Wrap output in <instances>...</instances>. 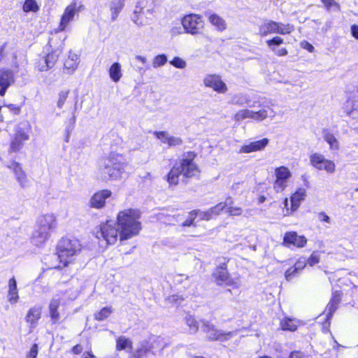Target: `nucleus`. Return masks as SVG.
Listing matches in <instances>:
<instances>
[{"label":"nucleus","instance_id":"nucleus-1","mask_svg":"<svg viewBox=\"0 0 358 358\" xmlns=\"http://www.w3.org/2000/svg\"><path fill=\"white\" fill-rule=\"evenodd\" d=\"M126 164V160L122 155L110 153L99 159L96 178L103 182L117 180L121 177Z\"/></svg>","mask_w":358,"mask_h":358},{"label":"nucleus","instance_id":"nucleus-2","mask_svg":"<svg viewBox=\"0 0 358 358\" xmlns=\"http://www.w3.org/2000/svg\"><path fill=\"white\" fill-rule=\"evenodd\" d=\"M140 217V211L133 208L124 210L117 214V223L121 241L130 239L139 234L141 230Z\"/></svg>","mask_w":358,"mask_h":358},{"label":"nucleus","instance_id":"nucleus-3","mask_svg":"<svg viewBox=\"0 0 358 358\" xmlns=\"http://www.w3.org/2000/svg\"><path fill=\"white\" fill-rule=\"evenodd\" d=\"M274 106L271 99L265 97L260 98L254 101L250 108H259V110L243 109L238 111L234 115L236 121H242L245 119H252L257 122H262L266 118L273 119L276 112L273 108Z\"/></svg>","mask_w":358,"mask_h":358},{"label":"nucleus","instance_id":"nucleus-4","mask_svg":"<svg viewBox=\"0 0 358 358\" xmlns=\"http://www.w3.org/2000/svg\"><path fill=\"white\" fill-rule=\"evenodd\" d=\"M195 157L196 154L192 152L184 154L180 164L175 165L167 175V181L170 185H176L182 174L185 178H192L199 174V167L194 162Z\"/></svg>","mask_w":358,"mask_h":358},{"label":"nucleus","instance_id":"nucleus-5","mask_svg":"<svg viewBox=\"0 0 358 358\" xmlns=\"http://www.w3.org/2000/svg\"><path fill=\"white\" fill-rule=\"evenodd\" d=\"M81 251V244L78 239L62 238L57 245V258L66 266Z\"/></svg>","mask_w":358,"mask_h":358},{"label":"nucleus","instance_id":"nucleus-6","mask_svg":"<svg viewBox=\"0 0 358 358\" xmlns=\"http://www.w3.org/2000/svg\"><path fill=\"white\" fill-rule=\"evenodd\" d=\"M94 234L100 241H104L106 245H112L116 243L120 230L115 227L113 221H107L96 227Z\"/></svg>","mask_w":358,"mask_h":358},{"label":"nucleus","instance_id":"nucleus-7","mask_svg":"<svg viewBox=\"0 0 358 358\" xmlns=\"http://www.w3.org/2000/svg\"><path fill=\"white\" fill-rule=\"evenodd\" d=\"M155 0H137L134 10L132 20L138 26H143L144 23L141 20V15H145L147 18L153 16L155 13Z\"/></svg>","mask_w":358,"mask_h":358},{"label":"nucleus","instance_id":"nucleus-8","mask_svg":"<svg viewBox=\"0 0 358 358\" xmlns=\"http://www.w3.org/2000/svg\"><path fill=\"white\" fill-rule=\"evenodd\" d=\"M201 330L206 334L210 341H227L237 335L238 331L224 332L217 329L215 326L206 320L201 321Z\"/></svg>","mask_w":358,"mask_h":358},{"label":"nucleus","instance_id":"nucleus-9","mask_svg":"<svg viewBox=\"0 0 358 358\" xmlns=\"http://www.w3.org/2000/svg\"><path fill=\"white\" fill-rule=\"evenodd\" d=\"M294 27L291 24H284L272 20L264 21L259 27V34L262 36L270 34H287L294 31Z\"/></svg>","mask_w":358,"mask_h":358},{"label":"nucleus","instance_id":"nucleus-10","mask_svg":"<svg viewBox=\"0 0 358 358\" xmlns=\"http://www.w3.org/2000/svg\"><path fill=\"white\" fill-rule=\"evenodd\" d=\"M215 281L218 285H224L226 286L238 288L241 286V280L239 278H231L227 269L226 263H222L217 266L213 273Z\"/></svg>","mask_w":358,"mask_h":358},{"label":"nucleus","instance_id":"nucleus-11","mask_svg":"<svg viewBox=\"0 0 358 358\" xmlns=\"http://www.w3.org/2000/svg\"><path fill=\"white\" fill-rule=\"evenodd\" d=\"M181 22L185 31L192 35L199 34L204 25L202 17L194 13L185 15Z\"/></svg>","mask_w":358,"mask_h":358},{"label":"nucleus","instance_id":"nucleus-12","mask_svg":"<svg viewBox=\"0 0 358 358\" xmlns=\"http://www.w3.org/2000/svg\"><path fill=\"white\" fill-rule=\"evenodd\" d=\"M310 164L320 171H325L328 173H333L336 169L335 163L326 159L322 155L314 153L310 156Z\"/></svg>","mask_w":358,"mask_h":358},{"label":"nucleus","instance_id":"nucleus-13","mask_svg":"<svg viewBox=\"0 0 358 358\" xmlns=\"http://www.w3.org/2000/svg\"><path fill=\"white\" fill-rule=\"evenodd\" d=\"M80 8L81 6H78L76 2H73L66 7L61 17L59 31H62L66 29L68 24L73 20L75 15L80 11Z\"/></svg>","mask_w":358,"mask_h":358},{"label":"nucleus","instance_id":"nucleus-14","mask_svg":"<svg viewBox=\"0 0 358 358\" xmlns=\"http://www.w3.org/2000/svg\"><path fill=\"white\" fill-rule=\"evenodd\" d=\"M36 226L51 234L57 228V217L53 213L43 215L38 218Z\"/></svg>","mask_w":358,"mask_h":358},{"label":"nucleus","instance_id":"nucleus-15","mask_svg":"<svg viewBox=\"0 0 358 358\" xmlns=\"http://www.w3.org/2000/svg\"><path fill=\"white\" fill-rule=\"evenodd\" d=\"M61 306H62L61 299L57 296L53 297L49 304V315L52 324L57 323L64 315L63 308L59 309Z\"/></svg>","mask_w":358,"mask_h":358},{"label":"nucleus","instance_id":"nucleus-16","mask_svg":"<svg viewBox=\"0 0 358 358\" xmlns=\"http://www.w3.org/2000/svg\"><path fill=\"white\" fill-rule=\"evenodd\" d=\"M204 85L208 87L213 88L219 93H224L227 91L226 84L217 75H208L203 79Z\"/></svg>","mask_w":358,"mask_h":358},{"label":"nucleus","instance_id":"nucleus-17","mask_svg":"<svg viewBox=\"0 0 358 358\" xmlns=\"http://www.w3.org/2000/svg\"><path fill=\"white\" fill-rule=\"evenodd\" d=\"M13 71L7 69H0V95L4 96L8 88L14 83Z\"/></svg>","mask_w":358,"mask_h":358},{"label":"nucleus","instance_id":"nucleus-18","mask_svg":"<svg viewBox=\"0 0 358 358\" xmlns=\"http://www.w3.org/2000/svg\"><path fill=\"white\" fill-rule=\"evenodd\" d=\"M112 192L109 189H102L96 192L93 194L90 201L92 208L100 209L104 207L106 199L110 197Z\"/></svg>","mask_w":358,"mask_h":358},{"label":"nucleus","instance_id":"nucleus-19","mask_svg":"<svg viewBox=\"0 0 358 358\" xmlns=\"http://www.w3.org/2000/svg\"><path fill=\"white\" fill-rule=\"evenodd\" d=\"M306 243V238L303 236H299L295 231L287 232L283 238V245L287 247L293 245L297 248H303Z\"/></svg>","mask_w":358,"mask_h":358},{"label":"nucleus","instance_id":"nucleus-20","mask_svg":"<svg viewBox=\"0 0 358 358\" xmlns=\"http://www.w3.org/2000/svg\"><path fill=\"white\" fill-rule=\"evenodd\" d=\"M269 140L267 138H264L258 141L250 142L241 147L238 153H250L263 150L268 144Z\"/></svg>","mask_w":358,"mask_h":358},{"label":"nucleus","instance_id":"nucleus-21","mask_svg":"<svg viewBox=\"0 0 358 358\" xmlns=\"http://www.w3.org/2000/svg\"><path fill=\"white\" fill-rule=\"evenodd\" d=\"M347 115L358 120V93L350 94L345 104Z\"/></svg>","mask_w":358,"mask_h":358},{"label":"nucleus","instance_id":"nucleus-22","mask_svg":"<svg viewBox=\"0 0 358 358\" xmlns=\"http://www.w3.org/2000/svg\"><path fill=\"white\" fill-rule=\"evenodd\" d=\"M154 135L164 143H167L169 146H178L182 143V140L180 137L171 136L167 131H155Z\"/></svg>","mask_w":358,"mask_h":358},{"label":"nucleus","instance_id":"nucleus-23","mask_svg":"<svg viewBox=\"0 0 358 358\" xmlns=\"http://www.w3.org/2000/svg\"><path fill=\"white\" fill-rule=\"evenodd\" d=\"M62 52L61 50H56L48 53L46 57L43 59L44 64H39L38 69L41 71H45L52 68L58 59L59 54Z\"/></svg>","mask_w":358,"mask_h":358},{"label":"nucleus","instance_id":"nucleus-24","mask_svg":"<svg viewBox=\"0 0 358 358\" xmlns=\"http://www.w3.org/2000/svg\"><path fill=\"white\" fill-rule=\"evenodd\" d=\"M7 299L10 304H15L18 302V289L15 277H12L8 280Z\"/></svg>","mask_w":358,"mask_h":358},{"label":"nucleus","instance_id":"nucleus-25","mask_svg":"<svg viewBox=\"0 0 358 358\" xmlns=\"http://www.w3.org/2000/svg\"><path fill=\"white\" fill-rule=\"evenodd\" d=\"M50 236V232L43 230L36 226V228L32 234L31 243L34 245L40 247L48 240Z\"/></svg>","mask_w":358,"mask_h":358},{"label":"nucleus","instance_id":"nucleus-26","mask_svg":"<svg viewBox=\"0 0 358 358\" xmlns=\"http://www.w3.org/2000/svg\"><path fill=\"white\" fill-rule=\"evenodd\" d=\"M9 168L13 170L15 178L20 183V186L24 187L28 182L27 175L22 170L21 165L17 162H12Z\"/></svg>","mask_w":358,"mask_h":358},{"label":"nucleus","instance_id":"nucleus-27","mask_svg":"<svg viewBox=\"0 0 358 358\" xmlns=\"http://www.w3.org/2000/svg\"><path fill=\"white\" fill-rule=\"evenodd\" d=\"M152 355H156L166 347V342L160 336H153L147 340Z\"/></svg>","mask_w":358,"mask_h":358},{"label":"nucleus","instance_id":"nucleus-28","mask_svg":"<svg viewBox=\"0 0 358 358\" xmlns=\"http://www.w3.org/2000/svg\"><path fill=\"white\" fill-rule=\"evenodd\" d=\"M29 139V135L22 130H19L15 134L10 143V149L13 152H17L22 146L24 141Z\"/></svg>","mask_w":358,"mask_h":358},{"label":"nucleus","instance_id":"nucleus-29","mask_svg":"<svg viewBox=\"0 0 358 358\" xmlns=\"http://www.w3.org/2000/svg\"><path fill=\"white\" fill-rule=\"evenodd\" d=\"M306 196V189L304 188L298 189L291 196V212L296 211L300 206L302 201Z\"/></svg>","mask_w":358,"mask_h":358},{"label":"nucleus","instance_id":"nucleus-30","mask_svg":"<svg viewBox=\"0 0 358 358\" xmlns=\"http://www.w3.org/2000/svg\"><path fill=\"white\" fill-rule=\"evenodd\" d=\"M41 307L36 306L30 308L25 317L27 322L30 323L31 327H35L37 321L41 318Z\"/></svg>","mask_w":358,"mask_h":358},{"label":"nucleus","instance_id":"nucleus-31","mask_svg":"<svg viewBox=\"0 0 358 358\" xmlns=\"http://www.w3.org/2000/svg\"><path fill=\"white\" fill-rule=\"evenodd\" d=\"M125 0H111L108 3V6L111 12L112 21L116 20L119 13L124 6Z\"/></svg>","mask_w":358,"mask_h":358},{"label":"nucleus","instance_id":"nucleus-32","mask_svg":"<svg viewBox=\"0 0 358 358\" xmlns=\"http://www.w3.org/2000/svg\"><path fill=\"white\" fill-rule=\"evenodd\" d=\"M232 203V201L230 198L226 199L224 202H220L215 206L208 210L210 220L215 218L227 208L229 205Z\"/></svg>","mask_w":358,"mask_h":358},{"label":"nucleus","instance_id":"nucleus-33","mask_svg":"<svg viewBox=\"0 0 358 358\" xmlns=\"http://www.w3.org/2000/svg\"><path fill=\"white\" fill-rule=\"evenodd\" d=\"M79 63L78 55L71 52L67 59L64 62V68L68 71V73H72L78 67Z\"/></svg>","mask_w":358,"mask_h":358},{"label":"nucleus","instance_id":"nucleus-34","mask_svg":"<svg viewBox=\"0 0 358 358\" xmlns=\"http://www.w3.org/2000/svg\"><path fill=\"white\" fill-rule=\"evenodd\" d=\"M110 78L114 82L117 83L122 77V66L119 62H114L108 70Z\"/></svg>","mask_w":358,"mask_h":358},{"label":"nucleus","instance_id":"nucleus-35","mask_svg":"<svg viewBox=\"0 0 358 358\" xmlns=\"http://www.w3.org/2000/svg\"><path fill=\"white\" fill-rule=\"evenodd\" d=\"M151 353L150 346L147 340L143 341L139 343L136 350L132 354L131 358H143Z\"/></svg>","mask_w":358,"mask_h":358},{"label":"nucleus","instance_id":"nucleus-36","mask_svg":"<svg viewBox=\"0 0 358 358\" xmlns=\"http://www.w3.org/2000/svg\"><path fill=\"white\" fill-rule=\"evenodd\" d=\"M341 301L338 294H334L330 302L327 304L324 312L327 313V318L329 320L337 309V306Z\"/></svg>","mask_w":358,"mask_h":358},{"label":"nucleus","instance_id":"nucleus-37","mask_svg":"<svg viewBox=\"0 0 358 358\" xmlns=\"http://www.w3.org/2000/svg\"><path fill=\"white\" fill-rule=\"evenodd\" d=\"M209 22L215 26L219 30L223 31L226 29L225 21L217 14H210L208 16Z\"/></svg>","mask_w":358,"mask_h":358},{"label":"nucleus","instance_id":"nucleus-38","mask_svg":"<svg viewBox=\"0 0 358 358\" xmlns=\"http://www.w3.org/2000/svg\"><path fill=\"white\" fill-rule=\"evenodd\" d=\"M127 348H132V341L131 339L126 338L124 336L118 337L116 340L117 350H126Z\"/></svg>","mask_w":358,"mask_h":358},{"label":"nucleus","instance_id":"nucleus-39","mask_svg":"<svg viewBox=\"0 0 358 358\" xmlns=\"http://www.w3.org/2000/svg\"><path fill=\"white\" fill-rule=\"evenodd\" d=\"M280 326L282 330L294 331L297 329L296 321L294 319L285 317L280 322Z\"/></svg>","mask_w":358,"mask_h":358},{"label":"nucleus","instance_id":"nucleus-40","mask_svg":"<svg viewBox=\"0 0 358 358\" xmlns=\"http://www.w3.org/2000/svg\"><path fill=\"white\" fill-rule=\"evenodd\" d=\"M324 138L328 143L331 149L337 150L339 148V143L337 138L334 136L333 134L328 131V130H324Z\"/></svg>","mask_w":358,"mask_h":358},{"label":"nucleus","instance_id":"nucleus-41","mask_svg":"<svg viewBox=\"0 0 358 358\" xmlns=\"http://www.w3.org/2000/svg\"><path fill=\"white\" fill-rule=\"evenodd\" d=\"M276 178L283 180L287 182V179L291 177L289 170L285 166L277 168L275 171Z\"/></svg>","mask_w":358,"mask_h":358},{"label":"nucleus","instance_id":"nucleus-42","mask_svg":"<svg viewBox=\"0 0 358 358\" xmlns=\"http://www.w3.org/2000/svg\"><path fill=\"white\" fill-rule=\"evenodd\" d=\"M250 99L248 96L243 94H238L234 95L231 101V103L234 105H238V106H244L249 104Z\"/></svg>","mask_w":358,"mask_h":358},{"label":"nucleus","instance_id":"nucleus-43","mask_svg":"<svg viewBox=\"0 0 358 358\" xmlns=\"http://www.w3.org/2000/svg\"><path fill=\"white\" fill-rule=\"evenodd\" d=\"M22 8L25 13H36L38 11L39 6L36 0H25Z\"/></svg>","mask_w":358,"mask_h":358},{"label":"nucleus","instance_id":"nucleus-44","mask_svg":"<svg viewBox=\"0 0 358 358\" xmlns=\"http://www.w3.org/2000/svg\"><path fill=\"white\" fill-rule=\"evenodd\" d=\"M113 310L110 307H104L99 312L94 315V317L98 321H103L112 313Z\"/></svg>","mask_w":358,"mask_h":358},{"label":"nucleus","instance_id":"nucleus-45","mask_svg":"<svg viewBox=\"0 0 358 358\" xmlns=\"http://www.w3.org/2000/svg\"><path fill=\"white\" fill-rule=\"evenodd\" d=\"M187 325L189 327V330L192 334L196 333L199 329L198 322L191 315H187L185 317Z\"/></svg>","mask_w":358,"mask_h":358},{"label":"nucleus","instance_id":"nucleus-46","mask_svg":"<svg viewBox=\"0 0 358 358\" xmlns=\"http://www.w3.org/2000/svg\"><path fill=\"white\" fill-rule=\"evenodd\" d=\"M70 93L69 90L60 91L58 94V100L57 102V106L59 108H62L65 101H66L69 94Z\"/></svg>","mask_w":358,"mask_h":358},{"label":"nucleus","instance_id":"nucleus-47","mask_svg":"<svg viewBox=\"0 0 358 358\" xmlns=\"http://www.w3.org/2000/svg\"><path fill=\"white\" fill-rule=\"evenodd\" d=\"M167 62V57L165 55H159L153 59L152 66L154 68H158L164 66Z\"/></svg>","mask_w":358,"mask_h":358},{"label":"nucleus","instance_id":"nucleus-48","mask_svg":"<svg viewBox=\"0 0 358 358\" xmlns=\"http://www.w3.org/2000/svg\"><path fill=\"white\" fill-rule=\"evenodd\" d=\"M76 120V116L73 113L72 116L66 122V131L69 135L70 133L73 130Z\"/></svg>","mask_w":358,"mask_h":358},{"label":"nucleus","instance_id":"nucleus-49","mask_svg":"<svg viewBox=\"0 0 358 358\" xmlns=\"http://www.w3.org/2000/svg\"><path fill=\"white\" fill-rule=\"evenodd\" d=\"M170 64L178 69H185L187 66L186 62L179 57H173Z\"/></svg>","mask_w":358,"mask_h":358},{"label":"nucleus","instance_id":"nucleus-50","mask_svg":"<svg viewBox=\"0 0 358 358\" xmlns=\"http://www.w3.org/2000/svg\"><path fill=\"white\" fill-rule=\"evenodd\" d=\"M196 217L194 210H192L191 212L189 213L187 219L182 222V227H190V226L196 227V224H194V220H196Z\"/></svg>","mask_w":358,"mask_h":358},{"label":"nucleus","instance_id":"nucleus-51","mask_svg":"<svg viewBox=\"0 0 358 358\" xmlns=\"http://www.w3.org/2000/svg\"><path fill=\"white\" fill-rule=\"evenodd\" d=\"M287 182L283 180H280L276 178L274 185L273 188L277 192H280L283 191L285 187H287Z\"/></svg>","mask_w":358,"mask_h":358},{"label":"nucleus","instance_id":"nucleus-52","mask_svg":"<svg viewBox=\"0 0 358 358\" xmlns=\"http://www.w3.org/2000/svg\"><path fill=\"white\" fill-rule=\"evenodd\" d=\"M320 259V252L315 251L312 253L310 257L307 259L308 264L313 266L315 264L319 263Z\"/></svg>","mask_w":358,"mask_h":358},{"label":"nucleus","instance_id":"nucleus-53","mask_svg":"<svg viewBox=\"0 0 358 358\" xmlns=\"http://www.w3.org/2000/svg\"><path fill=\"white\" fill-rule=\"evenodd\" d=\"M193 210L195 213L196 217H199L201 220H206V221L210 220V217L209 216L208 210L206 211H203L199 209H196V210Z\"/></svg>","mask_w":358,"mask_h":358},{"label":"nucleus","instance_id":"nucleus-54","mask_svg":"<svg viewBox=\"0 0 358 358\" xmlns=\"http://www.w3.org/2000/svg\"><path fill=\"white\" fill-rule=\"evenodd\" d=\"M299 271L294 266L290 267L285 273V277L287 281L292 280L297 274Z\"/></svg>","mask_w":358,"mask_h":358},{"label":"nucleus","instance_id":"nucleus-55","mask_svg":"<svg viewBox=\"0 0 358 358\" xmlns=\"http://www.w3.org/2000/svg\"><path fill=\"white\" fill-rule=\"evenodd\" d=\"M283 39L279 36H275L271 40H268L266 43L268 46L272 50V48H274L275 45H280L283 43Z\"/></svg>","mask_w":358,"mask_h":358},{"label":"nucleus","instance_id":"nucleus-56","mask_svg":"<svg viewBox=\"0 0 358 358\" xmlns=\"http://www.w3.org/2000/svg\"><path fill=\"white\" fill-rule=\"evenodd\" d=\"M227 207V212L230 216H239L242 213V209L240 207H234L231 204Z\"/></svg>","mask_w":358,"mask_h":358},{"label":"nucleus","instance_id":"nucleus-57","mask_svg":"<svg viewBox=\"0 0 358 358\" xmlns=\"http://www.w3.org/2000/svg\"><path fill=\"white\" fill-rule=\"evenodd\" d=\"M308 264L307 259L306 257H301L299 259V260L295 263L294 266L299 271H301L304 268L306 265Z\"/></svg>","mask_w":358,"mask_h":358},{"label":"nucleus","instance_id":"nucleus-58","mask_svg":"<svg viewBox=\"0 0 358 358\" xmlns=\"http://www.w3.org/2000/svg\"><path fill=\"white\" fill-rule=\"evenodd\" d=\"M321 1L324 4L325 7L327 10H329L331 7H337L339 8V4L335 0H321Z\"/></svg>","mask_w":358,"mask_h":358},{"label":"nucleus","instance_id":"nucleus-59","mask_svg":"<svg viewBox=\"0 0 358 358\" xmlns=\"http://www.w3.org/2000/svg\"><path fill=\"white\" fill-rule=\"evenodd\" d=\"M38 355V345L34 344L31 348L29 353L27 355V358H36Z\"/></svg>","mask_w":358,"mask_h":358},{"label":"nucleus","instance_id":"nucleus-60","mask_svg":"<svg viewBox=\"0 0 358 358\" xmlns=\"http://www.w3.org/2000/svg\"><path fill=\"white\" fill-rule=\"evenodd\" d=\"M272 51L278 56H285L287 55V50L285 48L278 50L275 48H272Z\"/></svg>","mask_w":358,"mask_h":358},{"label":"nucleus","instance_id":"nucleus-61","mask_svg":"<svg viewBox=\"0 0 358 358\" xmlns=\"http://www.w3.org/2000/svg\"><path fill=\"white\" fill-rule=\"evenodd\" d=\"M289 358H306V357L301 351H293L290 353Z\"/></svg>","mask_w":358,"mask_h":358},{"label":"nucleus","instance_id":"nucleus-62","mask_svg":"<svg viewBox=\"0 0 358 358\" xmlns=\"http://www.w3.org/2000/svg\"><path fill=\"white\" fill-rule=\"evenodd\" d=\"M318 218L322 222H324L327 223L330 222V217L324 212H321L319 213Z\"/></svg>","mask_w":358,"mask_h":358},{"label":"nucleus","instance_id":"nucleus-63","mask_svg":"<svg viewBox=\"0 0 358 358\" xmlns=\"http://www.w3.org/2000/svg\"><path fill=\"white\" fill-rule=\"evenodd\" d=\"M351 34L353 37L358 39V25L353 24L351 26Z\"/></svg>","mask_w":358,"mask_h":358},{"label":"nucleus","instance_id":"nucleus-64","mask_svg":"<svg viewBox=\"0 0 358 358\" xmlns=\"http://www.w3.org/2000/svg\"><path fill=\"white\" fill-rule=\"evenodd\" d=\"M11 111H13L15 114H17L20 112V108L15 104H8L6 106Z\"/></svg>","mask_w":358,"mask_h":358}]
</instances>
